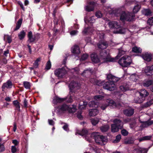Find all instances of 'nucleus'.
I'll return each mask as SVG.
<instances>
[{
	"mask_svg": "<svg viewBox=\"0 0 153 153\" xmlns=\"http://www.w3.org/2000/svg\"><path fill=\"white\" fill-rule=\"evenodd\" d=\"M22 22V19H20L18 21L16 28L14 29L15 31L18 30L20 27Z\"/></svg>",
	"mask_w": 153,
	"mask_h": 153,
	"instance_id": "obj_34",
	"label": "nucleus"
},
{
	"mask_svg": "<svg viewBox=\"0 0 153 153\" xmlns=\"http://www.w3.org/2000/svg\"><path fill=\"white\" fill-rule=\"evenodd\" d=\"M107 102L108 104L102 105L101 106V108L104 110L105 109L106 107L108 106H112L113 108H115L117 107V105L114 102L111 100H107Z\"/></svg>",
	"mask_w": 153,
	"mask_h": 153,
	"instance_id": "obj_12",
	"label": "nucleus"
},
{
	"mask_svg": "<svg viewBox=\"0 0 153 153\" xmlns=\"http://www.w3.org/2000/svg\"><path fill=\"white\" fill-rule=\"evenodd\" d=\"M121 138V136L120 134H118L116 137L115 140L114 141V143H117L119 142Z\"/></svg>",
	"mask_w": 153,
	"mask_h": 153,
	"instance_id": "obj_48",
	"label": "nucleus"
},
{
	"mask_svg": "<svg viewBox=\"0 0 153 153\" xmlns=\"http://www.w3.org/2000/svg\"><path fill=\"white\" fill-rule=\"evenodd\" d=\"M134 141L131 138H127L124 140V143L126 144H131L133 143Z\"/></svg>",
	"mask_w": 153,
	"mask_h": 153,
	"instance_id": "obj_46",
	"label": "nucleus"
},
{
	"mask_svg": "<svg viewBox=\"0 0 153 153\" xmlns=\"http://www.w3.org/2000/svg\"><path fill=\"white\" fill-rule=\"evenodd\" d=\"M140 5L139 4H137L135 6L133 9V12L134 13H136L137 12L140 10Z\"/></svg>",
	"mask_w": 153,
	"mask_h": 153,
	"instance_id": "obj_41",
	"label": "nucleus"
},
{
	"mask_svg": "<svg viewBox=\"0 0 153 153\" xmlns=\"http://www.w3.org/2000/svg\"><path fill=\"white\" fill-rule=\"evenodd\" d=\"M130 86L131 85L129 84L124 83L120 86V89L123 91H125L129 89Z\"/></svg>",
	"mask_w": 153,
	"mask_h": 153,
	"instance_id": "obj_18",
	"label": "nucleus"
},
{
	"mask_svg": "<svg viewBox=\"0 0 153 153\" xmlns=\"http://www.w3.org/2000/svg\"><path fill=\"white\" fill-rule=\"evenodd\" d=\"M95 15L97 18H100L102 17V15L100 11H98L96 13Z\"/></svg>",
	"mask_w": 153,
	"mask_h": 153,
	"instance_id": "obj_54",
	"label": "nucleus"
},
{
	"mask_svg": "<svg viewBox=\"0 0 153 153\" xmlns=\"http://www.w3.org/2000/svg\"><path fill=\"white\" fill-rule=\"evenodd\" d=\"M12 143L15 145L14 146H15L17 145L19 143V142L16 140H13L12 141Z\"/></svg>",
	"mask_w": 153,
	"mask_h": 153,
	"instance_id": "obj_62",
	"label": "nucleus"
},
{
	"mask_svg": "<svg viewBox=\"0 0 153 153\" xmlns=\"http://www.w3.org/2000/svg\"><path fill=\"white\" fill-rule=\"evenodd\" d=\"M108 24L110 28L114 29L113 31L114 33L124 34L126 31V29L121 27L120 25L116 22H110L108 23Z\"/></svg>",
	"mask_w": 153,
	"mask_h": 153,
	"instance_id": "obj_3",
	"label": "nucleus"
},
{
	"mask_svg": "<svg viewBox=\"0 0 153 153\" xmlns=\"http://www.w3.org/2000/svg\"><path fill=\"white\" fill-rule=\"evenodd\" d=\"M107 78L109 81V82H115L117 81L119 79L111 74H109L107 76Z\"/></svg>",
	"mask_w": 153,
	"mask_h": 153,
	"instance_id": "obj_19",
	"label": "nucleus"
},
{
	"mask_svg": "<svg viewBox=\"0 0 153 153\" xmlns=\"http://www.w3.org/2000/svg\"><path fill=\"white\" fill-rule=\"evenodd\" d=\"M13 104L16 108L17 110L18 111L20 110V105L19 102L17 100L14 101L13 102Z\"/></svg>",
	"mask_w": 153,
	"mask_h": 153,
	"instance_id": "obj_32",
	"label": "nucleus"
},
{
	"mask_svg": "<svg viewBox=\"0 0 153 153\" xmlns=\"http://www.w3.org/2000/svg\"><path fill=\"white\" fill-rule=\"evenodd\" d=\"M153 81L152 80L146 81L143 83V85L144 86L147 87L152 84Z\"/></svg>",
	"mask_w": 153,
	"mask_h": 153,
	"instance_id": "obj_36",
	"label": "nucleus"
},
{
	"mask_svg": "<svg viewBox=\"0 0 153 153\" xmlns=\"http://www.w3.org/2000/svg\"><path fill=\"white\" fill-rule=\"evenodd\" d=\"M91 58L92 62L94 63L100 62L101 63L108 62H115V59L111 57L110 56L109 51L103 50L100 53V58H99L97 55L95 53H92L91 55Z\"/></svg>",
	"mask_w": 153,
	"mask_h": 153,
	"instance_id": "obj_2",
	"label": "nucleus"
},
{
	"mask_svg": "<svg viewBox=\"0 0 153 153\" xmlns=\"http://www.w3.org/2000/svg\"><path fill=\"white\" fill-rule=\"evenodd\" d=\"M98 113L99 111L97 109H93L90 110L89 114L90 116H94Z\"/></svg>",
	"mask_w": 153,
	"mask_h": 153,
	"instance_id": "obj_24",
	"label": "nucleus"
},
{
	"mask_svg": "<svg viewBox=\"0 0 153 153\" xmlns=\"http://www.w3.org/2000/svg\"><path fill=\"white\" fill-rule=\"evenodd\" d=\"M88 57V54H84L82 56L81 59H80L81 60H84L86 59Z\"/></svg>",
	"mask_w": 153,
	"mask_h": 153,
	"instance_id": "obj_52",
	"label": "nucleus"
},
{
	"mask_svg": "<svg viewBox=\"0 0 153 153\" xmlns=\"http://www.w3.org/2000/svg\"><path fill=\"white\" fill-rule=\"evenodd\" d=\"M79 84L74 81L71 82L69 84V87L71 91L74 88L79 86Z\"/></svg>",
	"mask_w": 153,
	"mask_h": 153,
	"instance_id": "obj_23",
	"label": "nucleus"
},
{
	"mask_svg": "<svg viewBox=\"0 0 153 153\" xmlns=\"http://www.w3.org/2000/svg\"><path fill=\"white\" fill-rule=\"evenodd\" d=\"M88 105L90 107H96L97 106V102L95 101H92L90 102Z\"/></svg>",
	"mask_w": 153,
	"mask_h": 153,
	"instance_id": "obj_37",
	"label": "nucleus"
},
{
	"mask_svg": "<svg viewBox=\"0 0 153 153\" xmlns=\"http://www.w3.org/2000/svg\"><path fill=\"white\" fill-rule=\"evenodd\" d=\"M90 81L91 82L99 86H101L103 84V82H101L100 81L96 80L94 79H91Z\"/></svg>",
	"mask_w": 153,
	"mask_h": 153,
	"instance_id": "obj_26",
	"label": "nucleus"
},
{
	"mask_svg": "<svg viewBox=\"0 0 153 153\" xmlns=\"http://www.w3.org/2000/svg\"><path fill=\"white\" fill-rule=\"evenodd\" d=\"M142 57L144 60L147 62L151 61L152 59V54L148 53H146L143 54Z\"/></svg>",
	"mask_w": 153,
	"mask_h": 153,
	"instance_id": "obj_15",
	"label": "nucleus"
},
{
	"mask_svg": "<svg viewBox=\"0 0 153 153\" xmlns=\"http://www.w3.org/2000/svg\"><path fill=\"white\" fill-rule=\"evenodd\" d=\"M66 73V71L64 68H58L54 71L55 74L59 78H62Z\"/></svg>",
	"mask_w": 153,
	"mask_h": 153,
	"instance_id": "obj_10",
	"label": "nucleus"
},
{
	"mask_svg": "<svg viewBox=\"0 0 153 153\" xmlns=\"http://www.w3.org/2000/svg\"><path fill=\"white\" fill-rule=\"evenodd\" d=\"M97 38H99V43L97 45L98 48L101 49H105L108 46V44L106 42L103 40L104 34L102 32H99L97 33Z\"/></svg>",
	"mask_w": 153,
	"mask_h": 153,
	"instance_id": "obj_7",
	"label": "nucleus"
},
{
	"mask_svg": "<svg viewBox=\"0 0 153 153\" xmlns=\"http://www.w3.org/2000/svg\"><path fill=\"white\" fill-rule=\"evenodd\" d=\"M78 32V31L76 30H73L70 32V34L71 35L74 36L77 34Z\"/></svg>",
	"mask_w": 153,
	"mask_h": 153,
	"instance_id": "obj_58",
	"label": "nucleus"
},
{
	"mask_svg": "<svg viewBox=\"0 0 153 153\" xmlns=\"http://www.w3.org/2000/svg\"><path fill=\"white\" fill-rule=\"evenodd\" d=\"M153 122L152 121H147L144 122L142 126L144 127H147L148 126L152 125Z\"/></svg>",
	"mask_w": 153,
	"mask_h": 153,
	"instance_id": "obj_39",
	"label": "nucleus"
},
{
	"mask_svg": "<svg viewBox=\"0 0 153 153\" xmlns=\"http://www.w3.org/2000/svg\"><path fill=\"white\" fill-rule=\"evenodd\" d=\"M90 30H91V28H90L89 27L85 28L84 30H83L82 32L84 33H87Z\"/></svg>",
	"mask_w": 153,
	"mask_h": 153,
	"instance_id": "obj_57",
	"label": "nucleus"
},
{
	"mask_svg": "<svg viewBox=\"0 0 153 153\" xmlns=\"http://www.w3.org/2000/svg\"><path fill=\"white\" fill-rule=\"evenodd\" d=\"M143 14L146 16H148L151 14V12L149 9H144L142 11Z\"/></svg>",
	"mask_w": 153,
	"mask_h": 153,
	"instance_id": "obj_42",
	"label": "nucleus"
},
{
	"mask_svg": "<svg viewBox=\"0 0 153 153\" xmlns=\"http://www.w3.org/2000/svg\"><path fill=\"white\" fill-rule=\"evenodd\" d=\"M103 88L110 91L114 90L115 88V85L114 82H108L104 84Z\"/></svg>",
	"mask_w": 153,
	"mask_h": 153,
	"instance_id": "obj_11",
	"label": "nucleus"
},
{
	"mask_svg": "<svg viewBox=\"0 0 153 153\" xmlns=\"http://www.w3.org/2000/svg\"><path fill=\"white\" fill-rule=\"evenodd\" d=\"M85 41L88 43H92L91 41L90 38H88L85 39Z\"/></svg>",
	"mask_w": 153,
	"mask_h": 153,
	"instance_id": "obj_64",
	"label": "nucleus"
},
{
	"mask_svg": "<svg viewBox=\"0 0 153 153\" xmlns=\"http://www.w3.org/2000/svg\"><path fill=\"white\" fill-rule=\"evenodd\" d=\"M132 62V59L130 56L125 55L122 57L119 60V64L123 67H127L130 65Z\"/></svg>",
	"mask_w": 153,
	"mask_h": 153,
	"instance_id": "obj_6",
	"label": "nucleus"
},
{
	"mask_svg": "<svg viewBox=\"0 0 153 153\" xmlns=\"http://www.w3.org/2000/svg\"><path fill=\"white\" fill-rule=\"evenodd\" d=\"M136 150L140 153H146L147 151L146 149L141 148L136 149Z\"/></svg>",
	"mask_w": 153,
	"mask_h": 153,
	"instance_id": "obj_38",
	"label": "nucleus"
},
{
	"mask_svg": "<svg viewBox=\"0 0 153 153\" xmlns=\"http://www.w3.org/2000/svg\"><path fill=\"white\" fill-rule=\"evenodd\" d=\"M91 73V70H85L82 74L83 76H86L85 75L90 74Z\"/></svg>",
	"mask_w": 153,
	"mask_h": 153,
	"instance_id": "obj_50",
	"label": "nucleus"
},
{
	"mask_svg": "<svg viewBox=\"0 0 153 153\" xmlns=\"http://www.w3.org/2000/svg\"><path fill=\"white\" fill-rule=\"evenodd\" d=\"M24 105L25 107H27V102L26 99H25L23 102Z\"/></svg>",
	"mask_w": 153,
	"mask_h": 153,
	"instance_id": "obj_63",
	"label": "nucleus"
},
{
	"mask_svg": "<svg viewBox=\"0 0 153 153\" xmlns=\"http://www.w3.org/2000/svg\"><path fill=\"white\" fill-rule=\"evenodd\" d=\"M136 94L139 95L140 97H136L134 99V102L136 103H140L143 102L145 97L148 95L149 93L145 89H142L140 92H137Z\"/></svg>",
	"mask_w": 153,
	"mask_h": 153,
	"instance_id": "obj_5",
	"label": "nucleus"
},
{
	"mask_svg": "<svg viewBox=\"0 0 153 153\" xmlns=\"http://www.w3.org/2000/svg\"><path fill=\"white\" fill-rule=\"evenodd\" d=\"M13 86V84L12 82L10 80H8L7 82L3 83L2 88L3 89L5 88L7 89L11 88Z\"/></svg>",
	"mask_w": 153,
	"mask_h": 153,
	"instance_id": "obj_17",
	"label": "nucleus"
},
{
	"mask_svg": "<svg viewBox=\"0 0 153 153\" xmlns=\"http://www.w3.org/2000/svg\"><path fill=\"white\" fill-rule=\"evenodd\" d=\"M152 137L151 136H146L143 137L139 139L140 141H141L144 140H150Z\"/></svg>",
	"mask_w": 153,
	"mask_h": 153,
	"instance_id": "obj_40",
	"label": "nucleus"
},
{
	"mask_svg": "<svg viewBox=\"0 0 153 153\" xmlns=\"http://www.w3.org/2000/svg\"><path fill=\"white\" fill-rule=\"evenodd\" d=\"M127 51H125L123 50L122 48L120 49H119V53L117 56L115 58H114L115 59V62L116 60L118 59V57H120L122 55L125 54L126 52Z\"/></svg>",
	"mask_w": 153,
	"mask_h": 153,
	"instance_id": "obj_25",
	"label": "nucleus"
},
{
	"mask_svg": "<svg viewBox=\"0 0 153 153\" xmlns=\"http://www.w3.org/2000/svg\"><path fill=\"white\" fill-rule=\"evenodd\" d=\"M64 100V99L60 98L57 97H54L53 100V102L54 104H56L57 102L63 101Z\"/></svg>",
	"mask_w": 153,
	"mask_h": 153,
	"instance_id": "obj_29",
	"label": "nucleus"
},
{
	"mask_svg": "<svg viewBox=\"0 0 153 153\" xmlns=\"http://www.w3.org/2000/svg\"><path fill=\"white\" fill-rule=\"evenodd\" d=\"M87 104V102L85 101H81L79 104V108L80 109H84L85 107Z\"/></svg>",
	"mask_w": 153,
	"mask_h": 153,
	"instance_id": "obj_27",
	"label": "nucleus"
},
{
	"mask_svg": "<svg viewBox=\"0 0 153 153\" xmlns=\"http://www.w3.org/2000/svg\"><path fill=\"white\" fill-rule=\"evenodd\" d=\"M41 60L40 58H38L33 63V66L34 68H36L38 67L39 65V62Z\"/></svg>",
	"mask_w": 153,
	"mask_h": 153,
	"instance_id": "obj_45",
	"label": "nucleus"
},
{
	"mask_svg": "<svg viewBox=\"0 0 153 153\" xmlns=\"http://www.w3.org/2000/svg\"><path fill=\"white\" fill-rule=\"evenodd\" d=\"M132 51L136 53H140L142 51V49L140 47L134 46L132 48Z\"/></svg>",
	"mask_w": 153,
	"mask_h": 153,
	"instance_id": "obj_30",
	"label": "nucleus"
},
{
	"mask_svg": "<svg viewBox=\"0 0 153 153\" xmlns=\"http://www.w3.org/2000/svg\"><path fill=\"white\" fill-rule=\"evenodd\" d=\"M148 23L150 25H152L153 24V18H149L148 20Z\"/></svg>",
	"mask_w": 153,
	"mask_h": 153,
	"instance_id": "obj_56",
	"label": "nucleus"
},
{
	"mask_svg": "<svg viewBox=\"0 0 153 153\" xmlns=\"http://www.w3.org/2000/svg\"><path fill=\"white\" fill-rule=\"evenodd\" d=\"M152 102V101L151 100L147 102L144 105V106L145 107H148L150 106L153 103Z\"/></svg>",
	"mask_w": 153,
	"mask_h": 153,
	"instance_id": "obj_53",
	"label": "nucleus"
},
{
	"mask_svg": "<svg viewBox=\"0 0 153 153\" xmlns=\"http://www.w3.org/2000/svg\"><path fill=\"white\" fill-rule=\"evenodd\" d=\"M91 135L92 137H93L96 142L100 145L105 144L107 141V139L105 137L100 135L99 133L98 132H94L91 134Z\"/></svg>",
	"mask_w": 153,
	"mask_h": 153,
	"instance_id": "obj_4",
	"label": "nucleus"
},
{
	"mask_svg": "<svg viewBox=\"0 0 153 153\" xmlns=\"http://www.w3.org/2000/svg\"><path fill=\"white\" fill-rule=\"evenodd\" d=\"M59 111L62 112H65L68 111L69 113L74 112L76 110V106L73 105L72 107H69L66 104H64L61 106L58 107Z\"/></svg>",
	"mask_w": 153,
	"mask_h": 153,
	"instance_id": "obj_9",
	"label": "nucleus"
},
{
	"mask_svg": "<svg viewBox=\"0 0 153 153\" xmlns=\"http://www.w3.org/2000/svg\"><path fill=\"white\" fill-rule=\"evenodd\" d=\"M63 128L65 130L67 131H68L69 130V128H68V125L66 124H65L64 125L63 127Z\"/></svg>",
	"mask_w": 153,
	"mask_h": 153,
	"instance_id": "obj_59",
	"label": "nucleus"
},
{
	"mask_svg": "<svg viewBox=\"0 0 153 153\" xmlns=\"http://www.w3.org/2000/svg\"><path fill=\"white\" fill-rule=\"evenodd\" d=\"M91 122L93 126H95L99 122L100 119L97 118H95L91 119Z\"/></svg>",
	"mask_w": 153,
	"mask_h": 153,
	"instance_id": "obj_28",
	"label": "nucleus"
},
{
	"mask_svg": "<svg viewBox=\"0 0 153 153\" xmlns=\"http://www.w3.org/2000/svg\"><path fill=\"white\" fill-rule=\"evenodd\" d=\"M138 78V76L136 74H132L130 76V79L133 81H136Z\"/></svg>",
	"mask_w": 153,
	"mask_h": 153,
	"instance_id": "obj_31",
	"label": "nucleus"
},
{
	"mask_svg": "<svg viewBox=\"0 0 153 153\" xmlns=\"http://www.w3.org/2000/svg\"><path fill=\"white\" fill-rule=\"evenodd\" d=\"M109 128V126L106 125L103 126L100 128V130L102 132H105Z\"/></svg>",
	"mask_w": 153,
	"mask_h": 153,
	"instance_id": "obj_35",
	"label": "nucleus"
},
{
	"mask_svg": "<svg viewBox=\"0 0 153 153\" xmlns=\"http://www.w3.org/2000/svg\"><path fill=\"white\" fill-rule=\"evenodd\" d=\"M17 151L16 148L15 146H12L11 147V151L12 153H15Z\"/></svg>",
	"mask_w": 153,
	"mask_h": 153,
	"instance_id": "obj_60",
	"label": "nucleus"
},
{
	"mask_svg": "<svg viewBox=\"0 0 153 153\" xmlns=\"http://www.w3.org/2000/svg\"><path fill=\"white\" fill-rule=\"evenodd\" d=\"M51 67V64L50 61L47 62L46 64V68L47 69H49Z\"/></svg>",
	"mask_w": 153,
	"mask_h": 153,
	"instance_id": "obj_51",
	"label": "nucleus"
},
{
	"mask_svg": "<svg viewBox=\"0 0 153 153\" xmlns=\"http://www.w3.org/2000/svg\"><path fill=\"white\" fill-rule=\"evenodd\" d=\"M114 124L111 125V131L115 132L118 131L119 129L122 128L123 126V123L119 119H115L113 121Z\"/></svg>",
	"mask_w": 153,
	"mask_h": 153,
	"instance_id": "obj_8",
	"label": "nucleus"
},
{
	"mask_svg": "<svg viewBox=\"0 0 153 153\" xmlns=\"http://www.w3.org/2000/svg\"><path fill=\"white\" fill-rule=\"evenodd\" d=\"M66 100L67 102H71L73 101V97L72 95H68L66 98Z\"/></svg>",
	"mask_w": 153,
	"mask_h": 153,
	"instance_id": "obj_47",
	"label": "nucleus"
},
{
	"mask_svg": "<svg viewBox=\"0 0 153 153\" xmlns=\"http://www.w3.org/2000/svg\"><path fill=\"white\" fill-rule=\"evenodd\" d=\"M23 85L24 87L27 89H29L30 87V83L29 82L25 81L23 82Z\"/></svg>",
	"mask_w": 153,
	"mask_h": 153,
	"instance_id": "obj_43",
	"label": "nucleus"
},
{
	"mask_svg": "<svg viewBox=\"0 0 153 153\" xmlns=\"http://www.w3.org/2000/svg\"><path fill=\"white\" fill-rule=\"evenodd\" d=\"M95 16H94L89 18L88 17H85L84 18V21L85 23H93L95 22V19H94Z\"/></svg>",
	"mask_w": 153,
	"mask_h": 153,
	"instance_id": "obj_20",
	"label": "nucleus"
},
{
	"mask_svg": "<svg viewBox=\"0 0 153 153\" xmlns=\"http://www.w3.org/2000/svg\"><path fill=\"white\" fill-rule=\"evenodd\" d=\"M121 134L123 136H126L128 135V132L125 129H123L121 131Z\"/></svg>",
	"mask_w": 153,
	"mask_h": 153,
	"instance_id": "obj_55",
	"label": "nucleus"
},
{
	"mask_svg": "<svg viewBox=\"0 0 153 153\" xmlns=\"http://www.w3.org/2000/svg\"><path fill=\"white\" fill-rule=\"evenodd\" d=\"M88 131L86 129H83L81 132L78 133V134L80 135L84 136L86 135Z\"/></svg>",
	"mask_w": 153,
	"mask_h": 153,
	"instance_id": "obj_44",
	"label": "nucleus"
},
{
	"mask_svg": "<svg viewBox=\"0 0 153 153\" xmlns=\"http://www.w3.org/2000/svg\"><path fill=\"white\" fill-rule=\"evenodd\" d=\"M27 36L28 38V41L30 42H34L35 39V36H33L31 31H29L28 33Z\"/></svg>",
	"mask_w": 153,
	"mask_h": 153,
	"instance_id": "obj_22",
	"label": "nucleus"
},
{
	"mask_svg": "<svg viewBox=\"0 0 153 153\" xmlns=\"http://www.w3.org/2000/svg\"><path fill=\"white\" fill-rule=\"evenodd\" d=\"M105 11L109 14H114L116 16H120V19L123 21H131L134 18L135 15L131 13H126L122 11L120 9L113 10L110 7H108L104 8Z\"/></svg>",
	"mask_w": 153,
	"mask_h": 153,
	"instance_id": "obj_1",
	"label": "nucleus"
},
{
	"mask_svg": "<svg viewBox=\"0 0 153 153\" xmlns=\"http://www.w3.org/2000/svg\"><path fill=\"white\" fill-rule=\"evenodd\" d=\"M71 51L73 53L76 54H78L80 52L79 47L77 45H74L71 48Z\"/></svg>",
	"mask_w": 153,
	"mask_h": 153,
	"instance_id": "obj_21",
	"label": "nucleus"
},
{
	"mask_svg": "<svg viewBox=\"0 0 153 153\" xmlns=\"http://www.w3.org/2000/svg\"><path fill=\"white\" fill-rule=\"evenodd\" d=\"M26 35V33L24 30L21 31L18 34V37L20 39L22 40L24 38Z\"/></svg>",
	"mask_w": 153,
	"mask_h": 153,
	"instance_id": "obj_33",
	"label": "nucleus"
},
{
	"mask_svg": "<svg viewBox=\"0 0 153 153\" xmlns=\"http://www.w3.org/2000/svg\"><path fill=\"white\" fill-rule=\"evenodd\" d=\"M124 113L127 116H131L134 113V110L131 108L129 107L124 110Z\"/></svg>",
	"mask_w": 153,
	"mask_h": 153,
	"instance_id": "obj_14",
	"label": "nucleus"
},
{
	"mask_svg": "<svg viewBox=\"0 0 153 153\" xmlns=\"http://www.w3.org/2000/svg\"><path fill=\"white\" fill-rule=\"evenodd\" d=\"M94 99L97 100H100L102 99L103 98V96L101 95H97L94 97Z\"/></svg>",
	"mask_w": 153,
	"mask_h": 153,
	"instance_id": "obj_49",
	"label": "nucleus"
},
{
	"mask_svg": "<svg viewBox=\"0 0 153 153\" xmlns=\"http://www.w3.org/2000/svg\"><path fill=\"white\" fill-rule=\"evenodd\" d=\"M95 3L94 2H91L88 3V4L85 7V10L87 11H93L94 10Z\"/></svg>",
	"mask_w": 153,
	"mask_h": 153,
	"instance_id": "obj_13",
	"label": "nucleus"
},
{
	"mask_svg": "<svg viewBox=\"0 0 153 153\" xmlns=\"http://www.w3.org/2000/svg\"><path fill=\"white\" fill-rule=\"evenodd\" d=\"M5 150L4 145L2 144H0V152H2Z\"/></svg>",
	"mask_w": 153,
	"mask_h": 153,
	"instance_id": "obj_61",
	"label": "nucleus"
},
{
	"mask_svg": "<svg viewBox=\"0 0 153 153\" xmlns=\"http://www.w3.org/2000/svg\"><path fill=\"white\" fill-rule=\"evenodd\" d=\"M145 74L147 75L153 74V65L151 66H148L145 68L144 70Z\"/></svg>",
	"mask_w": 153,
	"mask_h": 153,
	"instance_id": "obj_16",
	"label": "nucleus"
}]
</instances>
